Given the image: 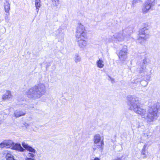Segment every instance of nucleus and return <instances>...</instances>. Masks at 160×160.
I'll list each match as a JSON object with an SVG mask.
<instances>
[{"mask_svg":"<svg viewBox=\"0 0 160 160\" xmlns=\"http://www.w3.org/2000/svg\"><path fill=\"white\" fill-rule=\"evenodd\" d=\"M25 160H35L34 158H26Z\"/></svg>","mask_w":160,"mask_h":160,"instance_id":"nucleus-27","label":"nucleus"},{"mask_svg":"<svg viewBox=\"0 0 160 160\" xmlns=\"http://www.w3.org/2000/svg\"><path fill=\"white\" fill-rule=\"evenodd\" d=\"M54 6H57L59 3V0H51Z\"/></svg>","mask_w":160,"mask_h":160,"instance_id":"nucleus-23","label":"nucleus"},{"mask_svg":"<svg viewBox=\"0 0 160 160\" xmlns=\"http://www.w3.org/2000/svg\"><path fill=\"white\" fill-rule=\"evenodd\" d=\"M24 126L27 128H28L29 127V125L27 123H25L24 124Z\"/></svg>","mask_w":160,"mask_h":160,"instance_id":"nucleus-26","label":"nucleus"},{"mask_svg":"<svg viewBox=\"0 0 160 160\" xmlns=\"http://www.w3.org/2000/svg\"><path fill=\"white\" fill-rule=\"evenodd\" d=\"M94 144L98 148H102L103 145V141H94Z\"/></svg>","mask_w":160,"mask_h":160,"instance_id":"nucleus-16","label":"nucleus"},{"mask_svg":"<svg viewBox=\"0 0 160 160\" xmlns=\"http://www.w3.org/2000/svg\"><path fill=\"white\" fill-rule=\"evenodd\" d=\"M7 13L6 14V16L5 17V19L6 20H8V21L9 20V19H8V17L9 15V13Z\"/></svg>","mask_w":160,"mask_h":160,"instance_id":"nucleus-25","label":"nucleus"},{"mask_svg":"<svg viewBox=\"0 0 160 160\" xmlns=\"http://www.w3.org/2000/svg\"><path fill=\"white\" fill-rule=\"evenodd\" d=\"M94 140H103V136H101L99 134H95L94 137Z\"/></svg>","mask_w":160,"mask_h":160,"instance_id":"nucleus-18","label":"nucleus"},{"mask_svg":"<svg viewBox=\"0 0 160 160\" xmlns=\"http://www.w3.org/2000/svg\"><path fill=\"white\" fill-rule=\"evenodd\" d=\"M151 7V6L145 2V4L142 8V12L144 14L147 13Z\"/></svg>","mask_w":160,"mask_h":160,"instance_id":"nucleus-13","label":"nucleus"},{"mask_svg":"<svg viewBox=\"0 0 160 160\" xmlns=\"http://www.w3.org/2000/svg\"><path fill=\"white\" fill-rule=\"evenodd\" d=\"M155 0H147L145 2L151 7H152L155 5Z\"/></svg>","mask_w":160,"mask_h":160,"instance_id":"nucleus-20","label":"nucleus"},{"mask_svg":"<svg viewBox=\"0 0 160 160\" xmlns=\"http://www.w3.org/2000/svg\"><path fill=\"white\" fill-rule=\"evenodd\" d=\"M121 160L120 158H118L117 159H115V160Z\"/></svg>","mask_w":160,"mask_h":160,"instance_id":"nucleus-31","label":"nucleus"},{"mask_svg":"<svg viewBox=\"0 0 160 160\" xmlns=\"http://www.w3.org/2000/svg\"><path fill=\"white\" fill-rule=\"evenodd\" d=\"M26 112H23L19 110H16L14 112L15 116L16 118H18L21 116L25 115Z\"/></svg>","mask_w":160,"mask_h":160,"instance_id":"nucleus-15","label":"nucleus"},{"mask_svg":"<svg viewBox=\"0 0 160 160\" xmlns=\"http://www.w3.org/2000/svg\"><path fill=\"white\" fill-rule=\"evenodd\" d=\"M74 61L76 63L80 62L81 61V58L78 54H76L74 57Z\"/></svg>","mask_w":160,"mask_h":160,"instance_id":"nucleus-21","label":"nucleus"},{"mask_svg":"<svg viewBox=\"0 0 160 160\" xmlns=\"http://www.w3.org/2000/svg\"><path fill=\"white\" fill-rule=\"evenodd\" d=\"M128 48L126 46H124L119 51L118 56L121 62H123L127 58Z\"/></svg>","mask_w":160,"mask_h":160,"instance_id":"nucleus-8","label":"nucleus"},{"mask_svg":"<svg viewBox=\"0 0 160 160\" xmlns=\"http://www.w3.org/2000/svg\"><path fill=\"white\" fill-rule=\"evenodd\" d=\"M130 123L132 127H136L138 128L140 127V123L137 118H133L130 120Z\"/></svg>","mask_w":160,"mask_h":160,"instance_id":"nucleus-11","label":"nucleus"},{"mask_svg":"<svg viewBox=\"0 0 160 160\" xmlns=\"http://www.w3.org/2000/svg\"><path fill=\"white\" fill-rule=\"evenodd\" d=\"M6 158L7 160H15L14 159L13 155L10 153H8L6 155Z\"/></svg>","mask_w":160,"mask_h":160,"instance_id":"nucleus-19","label":"nucleus"},{"mask_svg":"<svg viewBox=\"0 0 160 160\" xmlns=\"http://www.w3.org/2000/svg\"><path fill=\"white\" fill-rule=\"evenodd\" d=\"M23 147L26 150L29 151L31 152L29 153L27 155V158H34L35 156V153H36V150L32 147L29 146L27 144L24 143H22Z\"/></svg>","mask_w":160,"mask_h":160,"instance_id":"nucleus-9","label":"nucleus"},{"mask_svg":"<svg viewBox=\"0 0 160 160\" xmlns=\"http://www.w3.org/2000/svg\"><path fill=\"white\" fill-rule=\"evenodd\" d=\"M110 79L112 82H113L114 81V78L109 77Z\"/></svg>","mask_w":160,"mask_h":160,"instance_id":"nucleus-28","label":"nucleus"},{"mask_svg":"<svg viewBox=\"0 0 160 160\" xmlns=\"http://www.w3.org/2000/svg\"><path fill=\"white\" fill-rule=\"evenodd\" d=\"M39 8H36V10L37 11V12H38V11H39Z\"/></svg>","mask_w":160,"mask_h":160,"instance_id":"nucleus-30","label":"nucleus"},{"mask_svg":"<svg viewBox=\"0 0 160 160\" xmlns=\"http://www.w3.org/2000/svg\"><path fill=\"white\" fill-rule=\"evenodd\" d=\"M46 91V87L45 84L39 83L28 90L26 94L29 98L37 99L44 95Z\"/></svg>","mask_w":160,"mask_h":160,"instance_id":"nucleus-2","label":"nucleus"},{"mask_svg":"<svg viewBox=\"0 0 160 160\" xmlns=\"http://www.w3.org/2000/svg\"><path fill=\"white\" fill-rule=\"evenodd\" d=\"M10 4L9 1H6L4 4V7L5 12L7 13H9L10 9Z\"/></svg>","mask_w":160,"mask_h":160,"instance_id":"nucleus-14","label":"nucleus"},{"mask_svg":"<svg viewBox=\"0 0 160 160\" xmlns=\"http://www.w3.org/2000/svg\"><path fill=\"white\" fill-rule=\"evenodd\" d=\"M35 6L36 8H40L41 7L40 0H36Z\"/></svg>","mask_w":160,"mask_h":160,"instance_id":"nucleus-22","label":"nucleus"},{"mask_svg":"<svg viewBox=\"0 0 160 160\" xmlns=\"http://www.w3.org/2000/svg\"><path fill=\"white\" fill-rule=\"evenodd\" d=\"M10 141L9 142H8L6 144L1 143L0 147L1 148L6 147V148H10L18 151H23L24 149L21 147L20 144L17 143L15 144L14 143L11 142V141Z\"/></svg>","mask_w":160,"mask_h":160,"instance_id":"nucleus-4","label":"nucleus"},{"mask_svg":"<svg viewBox=\"0 0 160 160\" xmlns=\"http://www.w3.org/2000/svg\"><path fill=\"white\" fill-rule=\"evenodd\" d=\"M132 32V30H129L128 29H126L122 31L116 33L113 35V37L109 38V41L110 42L116 40L119 41H128L129 39Z\"/></svg>","mask_w":160,"mask_h":160,"instance_id":"nucleus-3","label":"nucleus"},{"mask_svg":"<svg viewBox=\"0 0 160 160\" xmlns=\"http://www.w3.org/2000/svg\"><path fill=\"white\" fill-rule=\"evenodd\" d=\"M147 146V145L145 144L142 150V151L141 152V155L143 157V158H145L147 157V154H146V148Z\"/></svg>","mask_w":160,"mask_h":160,"instance_id":"nucleus-17","label":"nucleus"},{"mask_svg":"<svg viewBox=\"0 0 160 160\" xmlns=\"http://www.w3.org/2000/svg\"><path fill=\"white\" fill-rule=\"evenodd\" d=\"M91 160H100L98 158H95L94 159H92Z\"/></svg>","mask_w":160,"mask_h":160,"instance_id":"nucleus-29","label":"nucleus"},{"mask_svg":"<svg viewBox=\"0 0 160 160\" xmlns=\"http://www.w3.org/2000/svg\"><path fill=\"white\" fill-rule=\"evenodd\" d=\"M140 1V0H133L132 2V5L134 6L136 4L138 3Z\"/></svg>","mask_w":160,"mask_h":160,"instance_id":"nucleus-24","label":"nucleus"},{"mask_svg":"<svg viewBox=\"0 0 160 160\" xmlns=\"http://www.w3.org/2000/svg\"><path fill=\"white\" fill-rule=\"evenodd\" d=\"M96 63L97 67L99 68H103L105 66L104 59L102 58H99L96 62Z\"/></svg>","mask_w":160,"mask_h":160,"instance_id":"nucleus-12","label":"nucleus"},{"mask_svg":"<svg viewBox=\"0 0 160 160\" xmlns=\"http://www.w3.org/2000/svg\"><path fill=\"white\" fill-rule=\"evenodd\" d=\"M87 36V31L85 27L81 23H78L76 31V37Z\"/></svg>","mask_w":160,"mask_h":160,"instance_id":"nucleus-6","label":"nucleus"},{"mask_svg":"<svg viewBox=\"0 0 160 160\" xmlns=\"http://www.w3.org/2000/svg\"><path fill=\"white\" fill-rule=\"evenodd\" d=\"M78 46L82 50H84L87 45V36L76 37Z\"/></svg>","mask_w":160,"mask_h":160,"instance_id":"nucleus-7","label":"nucleus"},{"mask_svg":"<svg viewBox=\"0 0 160 160\" xmlns=\"http://www.w3.org/2000/svg\"><path fill=\"white\" fill-rule=\"evenodd\" d=\"M149 31L148 28H144L139 31L138 40L139 42L142 43L149 38Z\"/></svg>","mask_w":160,"mask_h":160,"instance_id":"nucleus-5","label":"nucleus"},{"mask_svg":"<svg viewBox=\"0 0 160 160\" xmlns=\"http://www.w3.org/2000/svg\"><path fill=\"white\" fill-rule=\"evenodd\" d=\"M12 95L11 91L8 90L2 95V100L4 102L9 100L12 98Z\"/></svg>","mask_w":160,"mask_h":160,"instance_id":"nucleus-10","label":"nucleus"},{"mask_svg":"<svg viewBox=\"0 0 160 160\" xmlns=\"http://www.w3.org/2000/svg\"><path fill=\"white\" fill-rule=\"evenodd\" d=\"M128 100L130 109L140 115L142 118L147 119L148 122L152 121L156 116L158 108L156 104L149 108L147 113L146 109L140 106L138 98L129 95L128 97Z\"/></svg>","mask_w":160,"mask_h":160,"instance_id":"nucleus-1","label":"nucleus"}]
</instances>
